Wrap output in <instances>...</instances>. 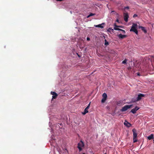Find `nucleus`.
<instances>
[{
	"label": "nucleus",
	"mask_w": 154,
	"mask_h": 154,
	"mask_svg": "<svg viewBox=\"0 0 154 154\" xmlns=\"http://www.w3.org/2000/svg\"><path fill=\"white\" fill-rule=\"evenodd\" d=\"M137 26H138L137 23H133L130 31V32H135L137 35H138V32L137 30Z\"/></svg>",
	"instance_id": "obj_1"
},
{
	"label": "nucleus",
	"mask_w": 154,
	"mask_h": 154,
	"mask_svg": "<svg viewBox=\"0 0 154 154\" xmlns=\"http://www.w3.org/2000/svg\"><path fill=\"white\" fill-rule=\"evenodd\" d=\"M132 105H126L124 106L122 108V109H121V111L122 112H124L126 111L128 109L131 108L132 106Z\"/></svg>",
	"instance_id": "obj_2"
},
{
	"label": "nucleus",
	"mask_w": 154,
	"mask_h": 154,
	"mask_svg": "<svg viewBox=\"0 0 154 154\" xmlns=\"http://www.w3.org/2000/svg\"><path fill=\"white\" fill-rule=\"evenodd\" d=\"M145 95L142 94H140L138 95L137 97L136 98L135 101H138L141 100L143 97H144Z\"/></svg>",
	"instance_id": "obj_3"
},
{
	"label": "nucleus",
	"mask_w": 154,
	"mask_h": 154,
	"mask_svg": "<svg viewBox=\"0 0 154 154\" xmlns=\"http://www.w3.org/2000/svg\"><path fill=\"white\" fill-rule=\"evenodd\" d=\"M51 94L53 95L52 99H55L58 96L57 94L55 92L51 91Z\"/></svg>",
	"instance_id": "obj_4"
},
{
	"label": "nucleus",
	"mask_w": 154,
	"mask_h": 154,
	"mask_svg": "<svg viewBox=\"0 0 154 154\" xmlns=\"http://www.w3.org/2000/svg\"><path fill=\"white\" fill-rule=\"evenodd\" d=\"M124 20L126 22H127L128 20V18L129 17L128 13H124Z\"/></svg>",
	"instance_id": "obj_5"
},
{
	"label": "nucleus",
	"mask_w": 154,
	"mask_h": 154,
	"mask_svg": "<svg viewBox=\"0 0 154 154\" xmlns=\"http://www.w3.org/2000/svg\"><path fill=\"white\" fill-rule=\"evenodd\" d=\"M81 142H82L81 143H79L78 145V148L79 149L80 151H81L82 150V147L84 146L83 143L82 141H81Z\"/></svg>",
	"instance_id": "obj_6"
},
{
	"label": "nucleus",
	"mask_w": 154,
	"mask_h": 154,
	"mask_svg": "<svg viewBox=\"0 0 154 154\" xmlns=\"http://www.w3.org/2000/svg\"><path fill=\"white\" fill-rule=\"evenodd\" d=\"M139 109V107L137 106H136L135 108L132 109L131 112L133 114H134L135 113H136V111L138 110Z\"/></svg>",
	"instance_id": "obj_7"
},
{
	"label": "nucleus",
	"mask_w": 154,
	"mask_h": 154,
	"mask_svg": "<svg viewBox=\"0 0 154 154\" xmlns=\"http://www.w3.org/2000/svg\"><path fill=\"white\" fill-rule=\"evenodd\" d=\"M132 131L133 132V137L137 138V130L135 129H133L132 130Z\"/></svg>",
	"instance_id": "obj_8"
},
{
	"label": "nucleus",
	"mask_w": 154,
	"mask_h": 154,
	"mask_svg": "<svg viewBox=\"0 0 154 154\" xmlns=\"http://www.w3.org/2000/svg\"><path fill=\"white\" fill-rule=\"evenodd\" d=\"M118 36L119 38L121 39H123L124 38H125L127 36L125 35H122V34H119L118 35Z\"/></svg>",
	"instance_id": "obj_9"
},
{
	"label": "nucleus",
	"mask_w": 154,
	"mask_h": 154,
	"mask_svg": "<svg viewBox=\"0 0 154 154\" xmlns=\"http://www.w3.org/2000/svg\"><path fill=\"white\" fill-rule=\"evenodd\" d=\"M124 125L127 127L129 128L131 126V125L129 122L125 121V122L124 123Z\"/></svg>",
	"instance_id": "obj_10"
},
{
	"label": "nucleus",
	"mask_w": 154,
	"mask_h": 154,
	"mask_svg": "<svg viewBox=\"0 0 154 154\" xmlns=\"http://www.w3.org/2000/svg\"><path fill=\"white\" fill-rule=\"evenodd\" d=\"M138 28L139 29H141L145 33H146L147 31L145 29V28L144 27L141 26H139Z\"/></svg>",
	"instance_id": "obj_11"
},
{
	"label": "nucleus",
	"mask_w": 154,
	"mask_h": 154,
	"mask_svg": "<svg viewBox=\"0 0 154 154\" xmlns=\"http://www.w3.org/2000/svg\"><path fill=\"white\" fill-rule=\"evenodd\" d=\"M114 30H119V31H121L123 33H124V34H125V30H123L122 29H119V28H118L114 27Z\"/></svg>",
	"instance_id": "obj_12"
},
{
	"label": "nucleus",
	"mask_w": 154,
	"mask_h": 154,
	"mask_svg": "<svg viewBox=\"0 0 154 154\" xmlns=\"http://www.w3.org/2000/svg\"><path fill=\"white\" fill-rule=\"evenodd\" d=\"M147 138L149 140H151L153 139V135L152 134H151L150 135L148 136Z\"/></svg>",
	"instance_id": "obj_13"
},
{
	"label": "nucleus",
	"mask_w": 154,
	"mask_h": 154,
	"mask_svg": "<svg viewBox=\"0 0 154 154\" xmlns=\"http://www.w3.org/2000/svg\"><path fill=\"white\" fill-rule=\"evenodd\" d=\"M88 109L87 107H86L85 109L84 112H82V114L83 115H85L86 113H88Z\"/></svg>",
	"instance_id": "obj_14"
},
{
	"label": "nucleus",
	"mask_w": 154,
	"mask_h": 154,
	"mask_svg": "<svg viewBox=\"0 0 154 154\" xmlns=\"http://www.w3.org/2000/svg\"><path fill=\"white\" fill-rule=\"evenodd\" d=\"M99 24V25H94V26H95L96 27H100V28H103V26H102V24Z\"/></svg>",
	"instance_id": "obj_15"
},
{
	"label": "nucleus",
	"mask_w": 154,
	"mask_h": 154,
	"mask_svg": "<svg viewBox=\"0 0 154 154\" xmlns=\"http://www.w3.org/2000/svg\"><path fill=\"white\" fill-rule=\"evenodd\" d=\"M103 98H107V95L105 93H104L102 95Z\"/></svg>",
	"instance_id": "obj_16"
},
{
	"label": "nucleus",
	"mask_w": 154,
	"mask_h": 154,
	"mask_svg": "<svg viewBox=\"0 0 154 154\" xmlns=\"http://www.w3.org/2000/svg\"><path fill=\"white\" fill-rule=\"evenodd\" d=\"M113 29H112L111 28H109L107 30V31L109 32H111V31L113 32Z\"/></svg>",
	"instance_id": "obj_17"
},
{
	"label": "nucleus",
	"mask_w": 154,
	"mask_h": 154,
	"mask_svg": "<svg viewBox=\"0 0 154 154\" xmlns=\"http://www.w3.org/2000/svg\"><path fill=\"white\" fill-rule=\"evenodd\" d=\"M95 15V14H93L92 13H90V14H89V15H88L87 17V18H88L89 17H91V16H94Z\"/></svg>",
	"instance_id": "obj_18"
},
{
	"label": "nucleus",
	"mask_w": 154,
	"mask_h": 154,
	"mask_svg": "<svg viewBox=\"0 0 154 154\" xmlns=\"http://www.w3.org/2000/svg\"><path fill=\"white\" fill-rule=\"evenodd\" d=\"M104 44L106 45H107L109 44V42H108L106 40H105V43Z\"/></svg>",
	"instance_id": "obj_19"
},
{
	"label": "nucleus",
	"mask_w": 154,
	"mask_h": 154,
	"mask_svg": "<svg viewBox=\"0 0 154 154\" xmlns=\"http://www.w3.org/2000/svg\"><path fill=\"white\" fill-rule=\"evenodd\" d=\"M133 140L134 143H136L137 141V139L136 137H133Z\"/></svg>",
	"instance_id": "obj_20"
},
{
	"label": "nucleus",
	"mask_w": 154,
	"mask_h": 154,
	"mask_svg": "<svg viewBox=\"0 0 154 154\" xmlns=\"http://www.w3.org/2000/svg\"><path fill=\"white\" fill-rule=\"evenodd\" d=\"M106 98H103L101 100V102L103 103H104L105 101L106 100Z\"/></svg>",
	"instance_id": "obj_21"
},
{
	"label": "nucleus",
	"mask_w": 154,
	"mask_h": 154,
	"mask_svg": "<svg viewBox=\"0 0 154 154\" xmlns=\"http://www.w3.org/2000/svg\"><path fill=\"white\" fill-rule=\"evenodd\" d=\"M127 61V60L126 59H125L124 61L122 62V63L123 64L126 63V62Z\"/></svg>",
	"instance_id": "obj_22"
},
{
	"label": "nucleus",
	"mask_w": 154,
	"mask_h": 154,
	"mask_svg": "<svg viewBox=\"0 0 154 154\" xmlns=\"http://www.w3.org/2000/svg\"><path fill=\"white\" fill-rule=\"evenodd\" d=\"M137 14H134L133 16V17H137Z\"/></svg>",
	"instance_id": "obj_23"
},
{
	"label": "nucleus",
	"mask_w": 154,
	"mask_h": 154,
	"mask_svg": "<svg viewBox=\"0 0 154 154\" xmlns=\"http://www.w3.org/2000/svg\"><path fill=\"white\" fill-rule=\"evenodd\" d=\"M90 39L89 37H87V41H90Z\"/></svg>",
	"instance_id": "obj_24"
},
{
	"label": "nucleus",
	"mask_w": 154,
	"mask_h": 154,
	"mask_svg": "<svg viewBox=\"0 0 154 154\" xmlns=\"http://www.w3.org/2000/svg\"><path fill=\"white\" fill-rule=\"evenodd\" d=\"M114 26H115L114 27L118 28V26L116 25V23L114 24Z\"/></svg>",
	"instance_id": "obj_25"
},
{
	"label": "nucleus",
	"mask_w": 154,
	"mask_h": 154,
	"mask_svg": "<svg viewBox=\"0 0 154 154\" xmlns=\"http://www.w3.org/2000/svg\"><path fill=\"white\" fill-rule=\"evenodd\" d=\"M124 9H129V7H128V6L125 7L124 8Z\"/></svg>",
	"instance_id": "obj_26"
},
{
	"label": "nucleus",
	"mask_w": 154,
	"mask_h": 154,
	"mask_svg": "<svg viewBox=\"0 0 154 154\" xmlns=\"http://www.w3.org/2000/svg\"><path fill=\"white\" fill-rule=\"evenodd\" d=\"M116 22H117L118 23H119V20L118 19H117V20H116Z\"/></svg>",
	"instance_id": "obj_27"
},
{
	"label": "nucleus",
	"mask_w": 154,
	"mask_h": 154,
	"mask_svg": "<svg viewBox=\"0 0 154 154\" xmlns=\"http://www.w3.org/2000/svg\"><path fill=\"white\" fill-rule=\"evenodd\" d=\"M118 27L123 28V27L122 26H118Z\"/></svg>",
	"instance_id": "obj_28"
},
{
	"label": "nucleus",
	"mask_w": 154,
	"mask_h": 154,
	"mask_svg": "<svg viewBox=\"0 0 154 154\" xmlns=\"http://www.w3.org/2000/svg\"><path fill=\"white\" fill-rule=\"evenodd\" d=\"M140 73L137 72V75L140 76Z\"/></svg>",
	"instance_id": "obj_29"
},
{
	"label": "nucleus",
	"mask_w": 154,
	"mask_h": 154,
	"mask_svg": "<svg viewBox=\"0 0 154 154\" xmlns=\"http://www.w3.org/2000/svg\"><path fill=\"white\" fill-rule=\"evenodd\" d=\"M90 104H91V102H90L89 104H88V106H90Z\"/></svg>",
	"instance_id": "obj_30"
},
{
	"label": "nucleus",
	"mask_w": 154,
	"mask_h": 154,
	"mask_svg": "<svg viewBox=\"0 0 154 154\" xmlns=\"http://www.w3.org/2000/svg\"><path fill=\"white\" fill-rule=\"evenodd\" d=\"M88 109H89V107H90V106H87L86 107Z\"/></svg>",
	"instance_id": "obj_31"
},
{
	"label": "nucleus",
	"mask_w": 154,
	"mask_h": 154,
	"mask_svg": "<svg viewBox=\"0 0 154 154\" xmlns=\"http://www.w3.org/2000/svg\"><path fill=\"white\" fill-rule=\"evenodd\" d=\"M62 125V123H61V124H60V125Z\"/></svg>",
	"instance_id": "obj_32"
},
{
	"label": "nucleus",
	"mask_w": 154,
	"mask_h": 154,
	"mask_svg": "<svg viewBox=\"0 0 154 154\" xmlns=\"http://www.w3.org/2000/svg\"><path fill=\"white\" fill-rule=\"evenodd\" d=\"M78 56L79 57H80L79 56V55H78Z\"/></svg>",
	"instance_id": "obj_33"
},
{
	"label": "nucleus",
	"mask_w": 154,
	"mask_h": 154,
	"mask_svg": "<svg viewBox=\"0 0 154 154\" xmlns=\"http://www.w3.org/2000/svg\"><path fill=\"white\" fill-rule=\"evenodd\" d=\"M82 154H85V153H83Z\"/></svg>",
	"instance_id": "obj_34"
},
{
	"label": "nucleus",
	"mask_w": 154,
	"mask_h": 154,
	"mask_svg": "<svg viewBox=\"0 0 154 154\" xmlns=\"http://www.w3.org/2000/svg\"><path fill=\"white\" fill-rule=\"evenodd\" d=\"M153 141H154V139Z\"/></svg>",
	"instance_id": "obj_35"
},
{
	"label": "nucleus",
	"mask_w": 154,
	"mask_h": 154,
	"mask_svg": "<svg viewBox=\"0 0 154 154\" xmlns=\"http://www.w3.org/2000/svg\"><path fill=\"white\" fill-rule=\"evenodd\" d=\"M105 154H106V153H105Z\"/></svg>",
	"instance_id": "obj_36"
}]
</instances>
